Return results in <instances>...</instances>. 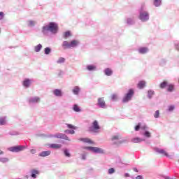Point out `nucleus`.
Instances as JSON below:
<instances>
[{
    "label": "nucleus",
    "instance_id": "58",
    "mask_svg": "<svg viewBox=\"0 0 179 179\" xmlns=\"http://www.w3.org/2000/svg\"><path fill=\"white\" fill-rule=\"evenodd\" d=\"M133 170H134V171H135L136 173H138V169H136V168H134Z\"/></svg>",
    "mask_w": 179,
    "mask_h": 179
},
{
    "label": "nucleus",
    "instance_id": "13",
    "mask_svg": "<svg viewBox=\"0 0 179 179\" xmlns=\"http://www.w3.org/2000/svg\"><path fill=\"white\" fill-rule=\"evenodd\" d=\"M132 143H141V142H145V143H150V141H146L145 138L134 137L131 139Z\"/></svg>",
    "mask_w": 179,
    "mask_h": 179
},
{
    "label": "nucleus",
    "instance_id": "25",
    "mask_svg": "<svg viewBox=\"0 0 179 179\" xmlns=\"http://www.w3.org/2000/svg\"><path fill=\"white\" fill-rule=\"evenodd\" d=\"M141 134L143 135L144 138H152V134L148 130H145L143 132H141Z\"/></svg>",
    "mask_w": 179,
    "mask_h": 179
},
{
    "label": "nucleus",
    "instance_id": "16",
    "mask_svg": "<svg viewBox=\"0 0 179 179\" xmlns=\"http://www.w3.org/2000/svg\"><path fill=\"white\" fill-rule=\"evenodd\" d=\"M52 94H54V96H55V97H62V96H64V92H62V90L55 89L52 91Z\"/></svg>",
    "mask_w": 179,
    "mask_h": 179
},
{
    "label": "nucleus",
    "instance_id": "10",
    "mask_svg": "<svg viewBox=\"0 0 179 179\" xmlns=\"http://www.w3.org/2000/svg\"><path fill=\"white\" fill-rule=\"evenodd\" d=\"M155 151L158 154V155H161V156H162V157H168L169 159H171V155H169V153L162 149V148H155Z\"/></svg>",
    "mask_w": 179,
    "mask_h": 179
},
{
    "label": "nucleus",
    "instance_id": "57",
    "mask_svg": "<svg viewBox=\"0 0 179 179\" xmlns=\"http://www.w3.org/2000/svg\"><path fill=\"white\" fill-rule=\"evenodd\" d=\"M0 155H5V152L2 150H0Z\"/></svg>",
    "mask_w": 179,
    "mask_h": 179
},
{
    "label": "nucleus",
    "instance_id": "31",
    "mask_svg": "<svg viewBox=\"0 0 179 179\" xmlns=\"http://www.w3.org/2000/svg\"><path fill=\"white\" fill-rule=\"evenodd\" d=\"M73 110L75 113H80V111H82V109H80V107H79L78 104H74L73 106Z\"/></svg>",
    "mask_w": 179,
    "mask_h": 179
},
{
    "label": "nucleus",
    "instance_id": "39",
    "mask_svg": "<svg viewBox=\"0 0 179 179\" xmlns=\"http://www.w3.org/2000/svg\"><path fill=\"white\" fill-rule=\"evenodd\" d=\"M173 90H174V85L173 84L169 85L167 91L171 92Z\"/></svg>",
    "mask_w": 179,
    "mask_h": 179
},
{
    "label": "nucleus",
    "instance_id": "20",
    "mask_svg": "<svg viewBox=\"0 0 179 179\" xmlns=\"http://www.w3.org/2000/svg\"><path fill=\"white\" fill-rule=\"evenodd\" d=\"M51 155V151H43L38 154L39 157H47V156H50Z\"/></svg>",
    "mask_w": 179,
    "mask_h": 179
},
{
    "label": "nucleus",
    "instance_id": "35",
    "mask_svg": "<svg viewBox=\"0 0 179 179\" xmlns=\"http://www.w3.org/2000/svg\"><path fill=\"white\" fill-rule=\"evenodd\" d=\"M110 99H111L112 101H117L118 100V94H113L110 96Z\"/></svg>",
    "mask_w": 179,
    "mask_h": 179
},
{
    "label": "nucleus",
    "instance_id": "3",
    "mask_svg": "<svg viewBox=\"0 0 179 179\" xmlns=\"http://www.w3.org/2000/svg\"><path fill=\"white\" fill-rule=\"evenodd\" d=\"M79 44H80V42L78 40H73L70 43L64 41L62 44V47L64 50H67L69 48H76Z\"/></svg>",
    "mask_w": 179,
    "mask_h": 179
},
{
    "label": "nucleus",
    "instance_id": "47",
    "mask_svg": "<svg viewBox=\"0 0 179 179\" xmlns=\"http://www.w3.org/2000/svg\"><path fill=\"white\" fill-rule=\"evenodd\" d=\"M67 125V127L69 129H77L78 127L71 124H66Z\"/></svg>",
    "mask_w": 179,
    "mask_h": 179
},
{
    "label": "nucleus",
    "instance_id": "50",
    "mask_svg": "<svg viewBox=\"0 0 179 179\" xmlns=\"http://www.w3.org/2000/svg\"><path fill=\"white\" fill-rule=\"evenodd\" d=\"M30 153H31V155H36V153H37V150H36V149H31L30 150Z\"/></svg>",
    "mask_w": 179,
    "mask_h": 179
},
{
    "label": "nucleus",
    "instance_id": "11",
    "mask_svg": "<svg viewBox=\"0 0 179 179\" xmlns=\"http://www.w3.org/2000/svg\"><path fill=\"white\" fill-rule=\"evenodd\" d=\"M34 83V80L30 78H25L22 83V85L24 89H29L31 85Z\"/></svg>",
    "mask_w": 179,
    "mask_h": 179
},
{
    "label": "nucleus",
    "instance_id": "41",
    "mask_svg": "<svg viewBox=\"0 0 179 179\" xmlns=\"http://www.w3.org/2000/svg\"><path fill=\"white\" fill-rule=\"evenodd\" d=\"M175 108L176 106L174 105H171L168 107V111H169V113H171V111H174Z\"/></svg>",
    "mask_w": 179,
    "mask_h": 179
},
{
    "label": "nucleus",
    "instance_id": "4",
    "mask_svg": "<svg viewBox=\"0 0 179 179\" xmlns=\"http://www.w3.org/2000/svg\"><path fill=\"white\" fill-rule=\"evenodd\" d=\"M112 141V145L113 146H116V148H118V146H121L122 143H125L127 142V140L122 139V137H121L120 135H115L111 138Z\"/></svg>",
    "mask_w": 179,
    "mask_h": 179
},
{
    "label": "nucleus",
    "instance_id": "54",
    "mask_svg": "<svg viewBox=\"0 0 179 179\" xmlns=\"http://www.w3.org/2000/svg\"><path fill=\"white\" fill-rule=\"evenodd\" d=\"M64 73V71L62 70H60L58 73L59 76H61Z\"/></svg>",
    "mask_w": 179,
    "mask_h": 179
},
{
    "label": "nucleus",
    "instance_id": "55",
    "mask_svg": "<svg viewBox=\"0 0 179 179\" xmlns=\"http://www.w3.org/2000/svg\"><path fill=\"white\" fill-rule=\"evenodd\" d=\"M136 179H142V176H136Z\"/></svg>",
    "mask_w": 179,
    "mask_h": 179
},
{
    "label": "nucleus",
    "instance_id": "19",
    "mask_svg": "<svg viewBox=\"0 0 179 179\" xmlns=\"http://www.w3.org/2000/svg\"><path fill=\"white\" fill-rule=\"evenodd\" d=\"M72 93L75 96H78L79 93H80V87L79 86H75L72 90Z\"/></svg>",
    "mask_w": 179,
    "mask_h": 179
},
{
    "label": "nucleus",
    "instance_id": "1",
    "mask_svg": "<svg viewBox=\"0 0 179 179\" xmlns=\"http://www.w3.org/2000/svg\"><path fill=\"white\" fill-rule=\"evenodd\" d=\"M48 31H50L52 34H57L58 33V24L54 22H49L48 24H45L42 27L41 33L43 36H47Z\"/></svg>",
    "mask_w": 179,
    "mask_h": 179
},
{
    "label": "nucleus",
    "instance_id": "29",
    "mask_svg": "<svg viewBox=\"0 0 179 179\" xmlns=\"http://www.w3.org/2000/svg\"><path fill=\"white\" fill-rule=\"evenodd\" d=\"M65 61H66V59H65V57H60L56 61V64L61 65L62 64H65Z\"/></svg>",
    "mask_w": 179,
    "mask_h": 179
},
{
    "label": "nucleus",
    "instance_id": "22",
    "mask_svg": "<svg viewBox=\"0 0 179 179\" xmlns=\"http://www.w3.org/2000/svg\"><path fill=\"white\" fill-rule=\"evenodd\" d=\"M162 3V0H153L152 1V5L155 7V8H160V6Z\"/></svg>",
    "mask_w": 179,
    "mask_h": 179
},
{
    "label": "nucleus",
    "instance_id": "42",
    "mask_svg": "<svg viewBox=\"0 0 179 179\" xmlns=\"http://www.w3.org/2000/svg\"><path fill=\"white\" fill-rule=\"evenodd\" d=\"M65 134H70V135H73L75 134V130L66 129L64 131Z\"/></svg>",
    "mask_w": 179,
    "mask_h": 179
},
{
    "label": "nucleus",
    "instance_id": "17",
    "mask_svg": "<svg viewBox=\"0 0 179 179\" xmlns=\"http://www.w3.org/2000/svg\"><path fill=\"white\" fill-rule=\"evenodd\" d=\"M138 54H141V55H145V54H148L149 52V48L147 47H141L137 50Z\"/></svg>",
    "mask_w": 179,
    "mask_h": 179
},
{
    "label": "nucleus",
    "instance_id": "18",
    "mask_svg": "<svg viewBox=\"0 0 179 179\" xmlns=\"http://www.w3.org/2000/svg\"><path fill=\"white\" fill-rule=\"evenodd\" d=\"M30 173H31V178L36 179L37 178V176L40 174V171H38V170L37 169H32L31 170Z\"/></svg>",
    "mask_w": 179,
    "mask_h": 179
},
{
    "label": "nucleus",
    "instance_id": "59",
    "mask_svg": "<svg viewBox=\"0 0 179 179\" xmlns=\"http://www.w3.org/2000/svg\"><path fill=\"white\" fill-rule=\"evenodd\" d=\"M165 179H173V178H170V177H169V176H166V177H165Z\"/></svg>",
    "mask_w": 179,
    "mask_h": 179
},
{
    "label": "nucleus",
    "instance_id": "46",
    "mask_svg": "<svg viewBox=\"0 0 179 179\" xmlns=\"http://www.w3.org/2000/svg\"><path fill=\"white\" fill-rule=\"evenodd\" d=\"M140 129H141V124L138 123L136 126H135L134 130L137 131H139Z\"/></svg>",
    "mask_w": 179,
    "mask_h": 179
},
{
    "label": "nucleus",
    "instance_id": "36",
    "mask_svg": "<svg viewBox=\"0 0 179 179\" xmlns=\"http://www.w3.org/2000/svg\"><path fill=\"white\" fill-rule=\"evenodd\" d=\"M9 158L8 157H0V163H3L5 164L6 163H8Z\"/></svg>",
    "mask_w": 179,
    "mask_h": 179
},
{
    "label": "nucleus",
    "instance_id": "53",
    "mask_svg": "<svg viewBox=\"0 0 179 179\" xmlns=\"http://www.w3.org/2000/svg\"><path fill=\"white\" fill-rule=\"evenodd\" d=\"M82 160H86V154L82 155Z\"/></svg>",
    "mask_w": 179,
    "mask_h": 179
},
{
    "label": "nucleus",
    "instance_id": "15",
    "mask_svg": "<svg viewBox=\"0 0 179 179\" xmlns=\"http://www.w3.org/2000/svg\"><path fill=\"white\" fill-rule=\"evenodd\" d=\"M85 69L88 71V72H96V71H97V66L94 64H87Z\"/></svg>",
    "mask_w": 179,
    "mask_h": 179
},
{
    "label": "nucleus",
    "instance_id": "14",
    "mask_svg": "<svg viewBox=\"0 0 179 179\" xmlns=\"http://www.w3.org/2000/svg\"><path fill=\"white\" fill-rule=\"evenodd\" d=\"M55 138H56L57 139H64V141H69V142H71V139L65 134H62V133L55 134Z\"/></svg>",
    "mask_w": 179,
    "mask_h": 179
},
{
    "label": "nucleus",
    "instance_id": "48",
    "mask_svg": "<svg viewBox=\"0 0 179 179\" xmlns=\"http://www.w3.org/2000/svg\"><path fill=\"white\" fill-rule=\"evenodd\" d=\"M141 129L144 131H148V129H149V127H148L146 124H144V125L141 124Z\"/></svg>",
    "mask_w": 179,
    "mask_h": 179
},
{
    "label": "nucleus",
    "instance_id": "44",
    "mask_svg": "<svg viewBox=\"0 0 179 179\" xmlns=\"http://www.w3.org/2000/svg\"><path fill=\"white\" fill-rule=\"evenodd\" d=\"M114 173H115V169L114 168H110L108 171V174L109 175L114 174Z\"/></svg>",
    "mask_w": 179,
    "mask_h": 179
},
{
    "label": "nucleus",
    "instance_id": "32",
    "mask_svg": "<svg viewBox=\"0 0 179 179\" xmlns=\"http://www.w3.org/2000/svg\"><path fill=\"white\" fill-rule=\"evenodd\" d=\"M145 86H146V82L144 80H141L139 81L138 84V87L139 89H143V87H145Z\"/></svg>",
    "mask_w": 179,
    "mask_h": 179
},
{
    "label": "nucleus",
    "instance_id": "2",
    "mask_svg": "<svg viewBox=\"0 0 179 179\" xmlns=\"http://www.w3.org/2000/svg\"><path fill=\"white\" fill-rule=\"evenodd\" d=\"M138 19L142 23H146V22H149L150 19V13L147 10L145 6H141L139 10Z\"/></svg>",
    "mask_w": 179,
    "mask_h": 179
},
{
    "label": "nucleus",
    "instance_id": "45",
    "mask_svg": "<svg viewBox=\"0 0 179 179\" xmlns=\"http://www.w3.org/2000/svg\"><path fill=\"white\" fill-rule=\"evenodd\" d=\"M166 62L167 61L165 59H162L159 62V65H161V66H164V65H166Z\"/></svg>",
    "mask_w": 179,
    "mask_h": 179
},
{
    "label": "nucleus",
    "instance_id": "40",
    "mask_svg": "<svg viewBox=\"0 0 179 179\" xmlns=\"http://www.w3.org/2000/svg\"><path fill=\"white\" fill-rule=\"evenodd\" d=\"M174 47H175L176 50H177V51L179 52V41H174Z\"/></svg>",
    "mask_w": 179,
    "mask_h": 179
},
{
    "label": "nucleus",
    "instance_id": "6",
    "mask_svg": "<svg viewBox=\"0 0 179 179\" xmlns=\"http://www.w3.org/2000/svg\"><path fill=\"white\" fill-rule=\"evenodd\" d=\"M85 149L87 150H90L93 153H98L99 155H106V150L103 148L97 147H85Z\"/></svg>",
    "mask_w": 179,
    "mask_h": 179
},
{
    "label": "nucleus",
    "instance_id": "5",
    "mask_svg": "<svg viewBox=\"0 0 179 179\" xmlns=\"http://www.w3.org/2000/svg\"><path fill=\"white\" fill-rule=\"evenodd\" d=\"M134 94H135V90H134V89H129L123 96L122 99V103H129V101L132 100V97H134Z\"/></svg>",
    "mask_w": 179,
    "mask_h": 179
},
{
    "label": "nucleus",
    "instance_id": "27",
    "mask_svg": "<svg viewBox=\"0 0 179 179\" xmlns=\"http://www.w3.org/2000/svg\"><path fill=\"white\" fill-rule=\"evenodd\" d=\"M126 23L129 26H132V25L135 24V20H134V18L128 17L126 20Z\"/></svg>",
    "mask_w": 179,
    "mask_h": 179
},
{
    "label": "nucleus",
    "instance_id": "38",
    "mask_svg": "<svg viewBox=\"0 0 179 179\" xmlns=\"http://www.w3.org/2000/svg\"><path fill=\"white\" fill-rule=\"evenodd\" d=\"M63 37H64V38H68L69 37H71V31H67L64 32Z\"/></svg>",
    "mask_w": 179,
    "mask_h": 179
},
{
    "label": "nucleus",
    "instance_id": "9",
    "mask_svg": "<svg viewBox=\"0 0 179 179\" xmlns=\"http://www.w3.org/2000/svg\"><path fill=\"white\" fill-rule=\"evenodd\" d=\"M89 129L90 132H94V134L99 132V131H100V125H99V122L97 120H94L92 122V127H90Z\"/></svg>",
    "mask_w": 179,
    "mask_h": 179
},
{
    "label": "nucleus",
    "instance_id": "28",
    "mask_svg": "<svg viewBox=\"0 0 179 179\" xmlns=\"http://www.w3.org/2000/svg\"><path fill=\"white\" fill-rule=\"evenodd\" d=\"M37 24V22L34 20H29L27 21L28 27H34Z\"/></svg>",
    "mask_w": 179,
    "mask_h": 179
},
{
    "label": "nucleus",
    "instance_id": "49",
    "mask_svg": "<svg viewBox=\"0 0 179 179\" xmlns=\"http://www.w3.org/2000/svg\"><path fill=\"white\" fill-rule=\"evenodd\" d=\"M159 115H160V112H159V110L155 111V113L154 114L155 118H159Z\"/></svg>",
    "mask_w": 179,
    "mask_h": 179
},
{
    "label": "nucleus",
    "instance_id": "30",
    "mask_svg": "<svg viewBox=\"0 0 179 179\" xmlns=\"http://www.w3.org/2000/svg\"><path fill=\"white\" fill-rule=\"evenodd\" d=\"M42 49H43V45H41V43H39L37 45L34 46L35 52H40Z\"/></svg>",
    "mask_w": 179,
    "mask_h": 179
},
{
    "label": "nucleus",
    "instance_id": "26",
    "mask_svg": "<svg viewBox=\"0 0 179 179\" xmlns=\"http://www.w3.org/2000/svg\"><path fill=\"white\" fill-rule=\"evenodd\" d=\"M49 148L51 149H61L62 148V145L52 143L49 145Z\"/></svg>",
    "mask_w": 179,
    "mask_h": 179
},
{
    "label": "nucleus",
    "instance_id": "56",
    "mask_svg": "<svg viewBox=\"0 0 179 179\" xmlns=\"http://www.w3.org/2000/svg\"><path fill=\"white\" fill-rule=\"evenodd\" d=\"M124 177H129V173H124Z\"/></svg>",
    "mask_w": 179,
    "mask_h": 179
},
{
    "label": "nucleus",
    "instance_id": "8",
    "mask_svg": "<svg viewBox=\"0 0 179 179\" xmlns=\"http://www.w3.org/2000/svg\"><path fill=\"white\" fill-rule=\"evenodd\" d=\"M26 149V146L24 145H15L10 147L8 149L9 152H13V153H19V152H23Z\"/></svg>",
    "mask_w": 179,
    "mask_h": 179
},
{
    "label": "nucleus",
    "instance_id": "51",
    "mask_svg": "<svg viewBox=\"0 0 179 179\" xmlns=\"http://www.w3.org/2000/svg\"><path fill=\"white\" fill-rule=\"evenodd\" d=\"M4 16H5V14L3 13V12H0V20H2Z\"/></svg>",
    "mask_w": 179,
    "mask_h": 179
},
{
    "label": "nucleus",
    "instance_id": "23",
    "mask_svg": "<svg viewBox=\"0 0 179 179\" xmlns=\"http://www.w3.org/2000/svg\"><path fill=\"white\" fill-rule=\"evenodd\" d=\"M103 73L106 76H111L113 75V70L110 68H106L103 70Z\"/></svg>",
    "mask_w": 179,
    "mask_h": 179
},
{
    "label": "nucleus",
    "instance_id": "24",
    "mask_svg": "<svg viewBox=\"0 0 179 179\" xmlns=\"http://www.w3.org/2000/svg\"><path fill=\"white\" fill-rule=\"evenodd\" d=\"M81 142L84 143H90V145H93V141L88 138H81L79 139Z\"/></svg>",
    "mask_w": 179,
    "mask_h": 179
},
{
    "label": "nucleus",
    "instance_id": "52",
    "mask_svg": "<svg viewBox=\"0 0 179 179\" xmlns=\"http://www.w3.org/2000/svg\"><path fill=\"white\" fill-rule=\"evenodd\" d=\"M46 138H55V134H48Z\"/></svg>",
    "mask_w": 179,
    "mask_h": 179
},
{
    "label": "nucleus",
    "instance_id": "43",
    "mask_svg": "<svg viewBox=\"0 0 179 179\" xmlns=\"http://www.w3.org/2000/svg\"><path fill=\"white\" fill-rule=\"evenodd\" d=\"M167 86V81H164L160 84V88L164 89Z\"/></svg>",
    "mask_w": 179,
    "mask_h": 179
},
{
    "label": "nucleus",
    "instance_id": "33",
    "mask_svg": "<svg viewBox=\"0 0 179 179\" xmlns=\"http://www.w3.org/2000/svg\"><path fill=\"white\" fill-rule=\"evenodd\" d=\"M63 153L66 157H71V152H69V150L68 148L63 150Z\"/></svg>",
    "mask_w": 179,
    "mask_h": 179
},
{
    "label": "nucleus",
    "instance_id": "21",
    "mask_svg": "<svg viewBox=\"0 0 179 179\" xmlns=\"http://www.w3.org/2000/svg\"><path fill=\"white\" fill-rule=\"evenodd\" d=\"M155 93L153 90H149L147 93V97L149 100H152L153 99V96H155Z\"/></svg>",
    "mask_w": 179,
    "mask_h": 179
},
{
    "label": "nucleus",
    "instance_id": "60",
    "mask_svg": "<svg viewBox=\"0 0 179 179\" xmlns=\"http://www.w3.org/2000/svg\"><path fill=\"white\" fill-rule=\"evenodd\" d=\"M0 34H1V29H0Z\"/></svg>",
    "mask_w": 179,
    "mask_h": 179
},
{
    "label": "nucleus",
    "instance_id": "34",
    "mask_svg": "<svg viewBox=\"0 0 179 179\" xmlns=\"http://www.w3.org/2000/svg\"><path fill=\"white\" fill-rule=\"evenodd\" d=\"M0 125H6V117H0Z\"/></svg>",
    "mask_w": 179,
    "mask_h": 179
},
{
    "label": "nucleus",
    "instance_id": "7",
    "mask_svg": "<svg viewBox=\"0 0 179 179\" xmlns=\"http://www.w3.org/2000/svg\"><path fill=\"white\" fill-rule=\"evenodd\" d=\"M41 101V98L38 96H30L28 99V103L30 106H36V104H39Z\"/></svg>",
    "mask_w": 179,
    "mask_h": 179
},
{
    "label": "nucleus",
    "instance_id": "37",
    "mask_svg": "<svg viewBox=\"0 0 179 179\" xmlns=\"http://www.w3.org/2000/svg\"><path fill=\"white\" fill-rule=\"evenodd\" d=\"M51 48L50 47H47L44 49V53L45 55H50V54H51Z\"/></svg>",
    "mask_w": 179,
    "mask_h": 179
},
{
    "label": "nucleus",
    "instance_id": "12",
    "mask_svg": "<svg viewBox=\"0 0 179 179\" xmlns=\"http://www.w3.org/2000/svg\"><path fill=\"white\" fill-rule=\"evenodd\" d=\"M96 106L99 107V108H107V105H106V101L104 99V97L98 98Z\"/></svg>",
    "mask_w": 179,
    "mask_h": 179
}]
</instances>
